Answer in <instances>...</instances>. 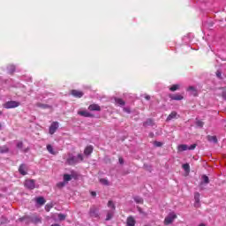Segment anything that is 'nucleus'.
I'll return each instance as SVG.
<instances>
[{
    "label": "nucleus",
    "instance_id": "obj_1",
    "mask_svg": "<svg viewBox=\"0 0 226 226\" xmlns=\"http://www.w3.org/2000/svg\"><path fill=\"white\" fill-rule=\"evenodd\" d=\"M79 162H84V156H82V154H79L78 157H75L73 154L69 153L66 163L67 165H77V163H79Z\"/></svg>",
    "mask_w": 226,
    "mask_h": 226
},
{
    "label": "nucleus",
    "instance_id": "obj_2",
    "mask_svg": "<svg viewBox=\"0 0 226 226\" xmlns=\"http://www.w3.org/2000/svg\"><path fill=\"white\" fill-rule=\"evenodd\" d=\"M4 109H17V107H20V102L17 101H9L3 104Z\"/></svg>",
    "mask_w": 226,
    "mask_h": 226
},
{
    "label": "nucleus",
    "instance_id": "obj_3",
    "mask_svg": "<svg viewBox=\"0 0 226 226\" xmlns=\"http://www.w3.org/2000/svg\"><path fill=\"white\" fill-rule=\"evenodd\" d=\"M59 128V122H53L49 130V135H54L56 132H57V129Z\"/></svg>",
    "mask_w": 226,
    "mask_h": 226
},
{
    "label": "nucleus",
    "instance_id": "obj_4",
    "mask_svg": "<svg viewBox=\"0 0 226 226\" xmlns=\"http://www.w3.org/2000/svg\"><path fill=\"white\" fill-rule=\"evenodd\" d=\"M177 218V215L175 214H170L167 217L164 219V225H170L174 220Z\"/></svg>",
    "mask_w": 226,
    "mask_h": 226
},
{
    "label": "nucleus",
    "instance_id": "obj_5",
    "mask_svg": "<svg viewBox=\"0 0 226 226\" xmlns=\"http://www.w3.org/2000/svg\"><path fill=\"white\" fill-rule=\"evenodd\" d=\"M25 186L26 188H28V190H34V188H36L35 181L33 179L26 180Z\"/></svg>",
    "mask_w": 226,
    "mask_h": 226
},
{
    "label": "nucleus",
    "instance_id": "obj_6",
    "mask_svg": "<svg viewBox=\"0 0 226 226\" xmlns=\"http://www.w3.org/2000/svg\"><path fill=\"white\" fill-rule=\"evenodd\" d=\"M89 216L91 218H98V216H100L98 215V208H96L95 207H91L89 210Z\"/></svg>",
    "mask_w": 226,
    "mask_h": 226
},
{
    "label": "nucleus",
    "instance_id": "obj_7",
    "mask_svg": "<svg viewBox=\"0 0 226 226\" xmlns=\"http://www.w3.org/2000/svg\"><path fill=\"white\" fill-rule=\"evenodd\" d=\"M186 91L190 93L191 96H194V97L199 96V91L197 90V88H195V87L191 86L187 87Z\"/></svg>",
    "mask_w": 226,
    "mask_h": 226
},
{
    "label": "nucleus",
    "instance_id": "obj_8",
    "mask_svg": "<svg viewBox=\"0 0 226 226\" xmlns=\"http://www.w3.org/2000/svg\"><path fill=\"white\" fill-rule=\"evenodd\" d=\"M71 94L74 96V98H82L84 96V92L79 90H72Z\"/></svg>",
    "mask_w": 226,
    "mask_h": 226
},
{
    "label": "nucleus",
    "instance_id": "obj_9",
    "mask_svg": "<svg viewBox=\"0 0 226 226\" xmlns=\"http://www.w3.org/2000/svg\"><path fill=\"white\" fill-rule=\"evenodd\" d=\"M19 172L21 176H27V165L21 164L19 168Z\"/></svg>",
    "mask_w": 226,
    "mask_h": 226
},
{
    "label": "nucleus",
    "instance_id": "obj_10",
    "mask_svg": "<svg viewBox=\"0 0 226 226\" xmlns=\"http://www.w3.org/2000/svg\"><path fill=\"white\" fill-rule=\"evenodd\" d=\"M88 110H90V112H100V110H102V108L98 104H91L88 106Z\"/></svg>",
    "mask_w": 226,
    "mask_h": 226
},
{
    "label": "nucleus",
    "instance_id": "obj_11",
    "mask_svg": "<svg viewBox=\"0 0 226 226\" xmlns=\"http://www.w3.org/2000/svg\"><path fill=\"white\" fill-rule=\"evenodd\" d=\"M170 98L171 100H175L177 102H181V100H185V96L179 94H170Z\"/></svg>",
    "mask_w": 226,
    "mask_h": 226
},
{
    "label": "nucleus",
    "instance_id": "obj_12",
    "mask_svg": "<svg viewBox=\"0 0 226 226\" xmlns=\"http://www.w3.org/2000/svg\"><path fill=\"white\" fill-rule=\"evenodd\" d=\"M79 116H81L82 117H94V115L91 114L88 111L81 110L78 111Z\"/></svg>",
    "mask_w": 226,
    "mask_h": 226
},
{
    "label": "nucleus",
    "instance_id": "obj_13",
    "mask_svg": "<svg viewBox=\"0 0 226 226\" xmlns=\"http://www.w3.org/2000/svg\"><path fill=\"white\" fill-rule=\"evenodd\" d=\"M177 117H179V115H177V112L172 111L166 118V121L169 123V121H172V119H177Z\"/></svg>",
    "mask_w": 226,
    "mask_h": 226
},
{
    "label": "nucleus",
    "instance_id": "obj_14",
    "mask_svg": "<svg viewBox=\"0 0 226 226\" xmlns=\"http://www.w3.org/2000/svg\"><path fill=\"white\" fill-rule=\"evenodd\" d=\"M94 147L93 146L89 145L87 146L85 150H84V154L86 156H89V154H91L93 153Z\"/></svg>",
    "mask_w": 226,
    "mask_h": 226
},
{
    "label": "nucleus",
    "instance_id": "obj_15",
    "mask_svg": "<svg viewBox=\"0 0 226 226\" xmlns=\"http://www.w3.org/2000/svg\"><path fill=\"white\" fill-rule=\"evenodd\" d=\"M126 223L127 226H135V218H133V216L127 217Z\"/></svg>",
    "mask_w": 226,
    "mask_h": 226
},
{
    "label": "nucleus",
    "instance_id": "obj_16",
    "mask_svg": "<svg viewBox=\"0 0 226 226\" xmlns=\"http://www.w3.org/2000/svg\"><path fill=\"white\" fill-rule=\"evenodd\" d=\"M115 103L120 107H124V105H126V102L121 98H115Z\"/></svg>",
    "mask_w": 226,
    "mask_h": 226
},
{
    "label": "nucleus",
    "instance_id": "obj_17",
    "mask_svg": "<svg viewBox=\"0 0 226 226\" xmlns=\"http://www.w3.org/2000/svg\"><path fill=\"white\" fill-rule=\"evenodd\" d=\"M36 107H38L39 109H52V106L49 105V104H43L41 102H37L36 104Z\"/></svg>",
    "mask_w": 226,
    "mask_h": 226
},
{
    "label": "nucleus",
    "instance_id": "obj_18",
    "mask_svg": "<svg viewBox=\"0 0 226 226\" xmlns=\"http://www.w3.org/2000/svg\"><path fill=\"white\" fill-rule=\"evenodd\" d=\"M207 139L208 142H214V144H218V138H216V136L208 135Z\"/></svg>",
    "mask_w": 226,
    "mask_h": 226
},
{
    "label": "nucleus",
    "instance_id": "obj_19",
    "mask_svg": "<svg viewBox=\"0 0 226 226\" xmlns=\"http://www.w3.org/2000/svg\"><path fill=\"white\" fill-rule=\"evenodd\" d=\"M35 201L39 204V206H43L47 201L43 197H38L35 199Z\"/></svg>",
    "mask_w": 226,
    "mask_h": 226
},
{
    "label": "nucleus",
    "instance_id": "obj_20",
    "mask_svg": "<svg viewBox=\"0 0 226 226\" xmlns=\"http://www.w3.org/2000/svg\"><path fill=\"white\" fill-rule=\"evenodd\" d=\"M177 151H179L180 153L183 151H188V145H185V144L179 145L177 147Z\"/></svg>",
    "mask_w": 226,
    "mask_h": 226
},
{
    "label": "nucleus",
    "instance_id": "obj_21",
    "mask_svg": "<svg viewBox=\"0 0 226 226\" xmlns=\"http://www.w3.org/2000/svg\"><path fill=\"white\" fill-rule=\"evenodd\" d=\"M47 151H49L50 154H57V153L54 151V147H52V145H47Z\"/></svg>",
    "mask_w": 226,
    "mask_h": 226
},
{
    "label": "nucleus",
    "instance_id": "obj_22",
    "mask_svg": "<svg viewBox=\"0 0 226 226\" xmlns=\"http://www.w3.org/2000/svg\"><path fill=\"white\" fill-rule=\"evenodd\" d=\"M134 202L136 204H144V200L139 196L134 197Z\"/></svg>",
    "mask_w": 226,
    "mask_h": 226
},
{
    "label": "nucleus",
    "instance_id": "obj_23",
    "mask_svg": "<svg viewBox=\"0 0 226 226\" xmlns=\"http://www.w3.org/2000/svg\"><path fill=\"white\" fill-rule=\"evenodd\" d=\"M10 151V148H8L6 146L0 147V154L8 153Z\"/></svg>",
    "mask_w": 226,
    "mask_h": 226
},
{
    "label": "nucleus",
    "instance_id": "obj_24",
    "mask_svg": "<svg viewBox=\"0 0 226 226\" xmlns=\"http://www.w3.org/2000/svg\"><path fill=\"white\" fill-rule=\"evenodd\" d=\"M194 200L196 204H199V202H200V193L199 192L194 193Z\"/></svg>",
    "mask_w": 226,
    "mask_h": 226
},
{
    "label": "nucleus",
    "instance_id": "obj_25",
    "mask_svg": "<svg viewBox=\"0 0 226 226\" xmlns=\"http://www.w3.org/2000/svg\"><path fill=\"white\" fill-rule=\"evenodd\" d=\"M201 179L203 180V183H205V185H209V177L207 175H203L201 177Z\"/></svg>",
    "mask_w": 226,
    "mask_h": 226
},
{
    "label": "nucleus",
    "instance_id": "obj_26",
    "mask_svg": "<svg viewBox=\"0 0 226 226\" xmlns=\"http://www.w3.org/2000/svg\"><path fill=\"white\" fill-rule=\"evenodd\" d=\"M99 181L102 185H104V186H109V180L107 178H101Z\"/></svg>",
    "mask_w": 226,
    "mask_h": 226
},
{
    "label": "nucleus",
    "instance_id": "obj_27",
    "mask_svg": "<svg viewBox=\"0 0 226 226\" xmlns=\"http://www.w3.org/2000/svg\"><path fill=\"white\" fill-rule=\"evenodd\" d=\"M64 181L68 183V181H72V175L64 174Z\"/></svg>",
    "mask_w": 226,
    "mask_h": 226
},
{
    "label": "nucleus",
    "instance_id": "obj_28",
    "mask_svg": "<svg viewBox=\"0 0 226 226\" xmlns=\"http://www.w3.org/2000/svg\"><path fill=\"white\" fill-rule=\"evenodd\" d=\"M108 207H111V209H112L113 211H116V205L114 204V202H113L112 200H109V201L108 202Z\"/></svg>",
    "mask_w": 226,
    "mask_h": 226
},
{
    "label": "nucleus",
    "instance_id": "obj_29",
    "mask_svg": "<svg viewBox=\"0 0 226 226\" xmlns=\"http://www.w3.org/2000/svg\"><path fill=\"white\" fill-rule=\"evenodd\" d=\"M112 216H114V212H108L106 222H109V220H112Z\"/></svg>",
    "mask_w": 226,
    "mask_h": 226
},
{
    "label": "nucleus",
    "instance_id": "obj_30",
    "mask_svg": "<svg viewBox=\"0 0 226 226\" xmlns=\"http://www.w3.org/2000/svg\"><path fill=\"white\" fill-rule=\"evenodd\" d=\"M182 167H183L184 170H185V172H189L190 171V164L185 163V164H183Z\"/></svg>",
    "mask_w": 226,
    "mask_h": 226
},
{
    "label": "nucleus",
    "instance_id": "obj_31",
    "mask_svg": "<svg viewBox=\"0 0 226 226\" xmlns=\"http://www.w3.org/2000/svg\"><path fill=\"white\" fill-rule=\"evenodd\" d=\"M179 89V85H173L172 87H170V91H177Z\"/></svg>",
    "mask_w": 226,
    "mask_h": 226
},
{
    "label": "nucleus",
    "instance_id": "obj_32",
    "mask_svg": "<svg viewBox=\"0 0 226 226\" xmlns=\"http://www.w3.org/2000/svg\"><path fill=\"white\" fill-rule=\"evenodd\" d=\"M16 146L18 149H24V142L22 141H19Z\"/></svg>",
    "mask_w": 226,
    "mask_h": 226
},
{
    "label": "nucleus",
    "instance_id": "obj_33",
    "mask_svg": "<svg viewBox=\"0 0 226 226\" xmlns=\"http://www.w3.org/2000/svg\"><path fill=\"white\" fill-rule=\"evenodd\" d=\"M57 188H64V186H66V182H59L58 184H56Z\"/></svg>",
    "mask_w": 226,
    "mask_h": 226
},
{
    "label": "nucleus",
    "instance_id": "obj_34",
    "mask_svg": "<svg viewBox=\"0 0 226 226\" xmlns=\"http://www.w3.org/2000/svg\"><path fill=\"white\" fill-rule=\"evenodd\" d=\"M154 146H155V147H162V146H163V143L160 141H154Z\"/></svg>",
    "mask_w": 226,
    "mask_h": 226
},
{
    "label": "nucleus",
    "instance_id": "obj_35",
    "mask_svg": "<svg viewBox=\"0 0 226 226\" xmlns=\"http://www.w3.org/2000/svg\"><path fill=\"white\" fill-rule=\"evenodd\" d=\"M149 124H153V120L151 118L147 119L145 123H144V126H147Z\"/></svg>",
    "mask_w": 226,
    "mask_h": 226
},
{
    "label": "nucleus",
    "instance_id": "obj_36",
    "mask_svg": "<svg viewBox=\"0 0 226 226\" xmlns=\"http://www.w3.org/2000/svg\"><path fill=\"white\" fill-rule=\"evenodd\" d=\"M197 126H199L200 128H202L204 126V122L198 120L196 122Z\"/></svg>",
    "mask_w": 226,
    "mask_h": 226
},
{
    "label": "nucleus",
    "instance_id": "obj_37",
    "mask_svg": "<svg viewBox=\"0 0 226 226\" xmlns=\"http://www.w3.org/2000/svg\"><path fill=\"white\" fill-rule=\"evenodd\" d=\"M195 147H197V144H192L190 147H188V150L189 151H193V149H195Z\"/></svg>",
    "mask_w": 226,
    "mask_h": 226
},
{
    "label": "nucleus",
    "instance_id": "obj_38",
    "mask_svg": "<svg viewBox=\"0 0 226 226\" xmlns=\"http://www.w3.org/2000/svg\"><path fill=\"white\" fill-rule=\"evenodd\" d=\"M58 219L63 221V220H66V215H64V214H59L58 215Z\"/></svg>",
    "mask_w": 226,
    "mask_h": 226
},
{
    "label": "nucleus",
    "instance_id": "obj_39",
    "mask_svg": "<svg viewBox=\"0 0 226 226\" xmlns=\"http://www.w3.org/2000/svg\"><path fill=\"white\" fill-rule=\"evenodd\" d=\"M51 207H52V204H47L45 206V210L47 211V213H49V211H50Z\"/></svg>",
    "mask_w": 226,
    "mask_h": 226
},
{
    "label": "nucleus",
    "instance_id": "obj_40",
    "mask_svg": "<svg viewBox=\"0 0 226 226\" xmlns=\"http://www.w3.org/2000/svg\"><path fill=\"white\" fill-rule=\"evenodd\" d=\"M118 162H119L120 165H123L124 163V160L123 159V157H119Z\"/></svg>",
    "mask_w": 226,
    "mask_h": 226
},
{
    "label": "nucleus",
    "instance_id": "obj_41",
    "mask_svg": "<svg viewBox=\"0 0 226 226\" xmlns=\"http://www.w3.org/2000/svg\"><path fill=\"white\" fill-rule=\"evenodd\" d=\"M124 112H127V114H130L132 111L128 108H124Z\"/></svg>",
    "mask_w": 226,
    "mask_h": 226
},
{
    "label": "nucleus",
    "instance_id": "obj_42",
    "mask_svg": "<svg viewBox=\"0 0 226 226\" xmlns=\"http://www.w3.org/2000/svg\"><path fill=\"white\" fill-rule=\"evenodd\" d=\"M10 68L11 70V73H13V72H15V66L11 65Z\"/></svg>",
    "mask_w": 226,
    "mask_h": 226
},
{
    "label": "nucleus",
    "instance_id": "obj_43",
    "mask_svg": "<svg viewBox=\"0 0 226 226\" xmlns=\"http://www.w3.org/2000/svg\"><path fill=\"white\" fill-rule=\"evenodd\" d=\"M145 100H147V101L151 100V96H150V95L146 94V95H145Z\"/></svg>",
    "mask_w": 226,
    "mask_h": 226
},
{
    "label": "nucleus",
    "instance_id": "obj_44",
    "mask_svg": "<svg viewBox=\"0 0 226 226\" xmlns=\"http://www.w3.org/2000/svg\"><path fill=\"white\" fill-rule=\"evenodd\" d=\"M222 98H224V100H226V90H224V91L222 92Z\"/></svg>",
    "mask_w": 226,
    "mask_h": 226
},
{
    "label": "nucleus",
    "instance_id": "obj_45",
    "mask_svg": "<svg viewBox=\"0 0 226 226\" xmlns=\"http://www.w3.org/2000/svg\"><path fill=\"white\" fill-rule=\"evenodd\" d=\"M90 193H91L92 197H96V192H91Z\"/></svg>",
    "mask_w": 226,
    "mask_h": 226
},
{
    "label": "nucleus",
    "instance_id": "obj_46",
    "mask_svg": "<svg viewBox=\"0 0 226 226\" xmlns=\"http://www.w3.org/2000/svg\"><path fill=\"white\" fill-rule=\"evenodd\" d=\"M216 76H217V77H222V73H220V72H216Z\"/></svg>",
    "mask_w": 226,
    "mask_h": 226
},
{
    "label": "nucleus",
    "instance_id": "obj_47",
    "mask_svg": "<svg viewBox=\"0 0 226 226\" xmlns=\"http://www.w3.org/2000/svg\"><path fill=\"white\" fill-rule=\"evenodd\" d=\"M27 151H29V148L23 149V153H27Z\"/></svg>",
    "mask_w": 226,
    "mask_h": 226
},
{
    "label": "nucleus",
    "instance_id": "obj_48",
    "mask_svg": "<svg viewBox=\"0 0 226 226\" xmlns=\"http://www.w3.org/2000/svg\"><path fill=\"white\" fill-rule=\"evenodd\" d=\"M199 226H206L204 223H200Z\"/></svg>",
    "mask_w": 226,
    "mask_h": 226
},
{
    "label": "nucleus",
    "instance_id": "obj_49",
    "mask_svg": "<svg viewBox=\"0 0 226 226\" xmlns=\"http://www.w3.org/2000/svg\"><path fill=\"white\" fill-rule=\"evenodd\" d=\"M51 226H60L59 224H53V225H51Z\"/></svg>",
    "mask_w": 226,
    "mask_h": 226
},
{
    "label": "nucleus",
    "instance_id": "obj_50",
    "mask_svg": "<svg viewBox=\"0 0 226 226\" xmlns=\"http://www.w3.org/2000/svg\"><path fill=\"white\" fill-rule=\"evenodd\" d=\"M3 115V111H0V116H2Z\"/></svg>",
    "mask_w": 226,
    "mask_h": 226
},
{
    "label": "nucleus",
    "instance_id": "obj_51",
    "mask_svg": "<svg viewBox=\"0 0 226 226\" xmlns=\"http://www.w3.org/2000/svg\"><path fill=\"white\" fill-rule=\"evenodd\" d=\"M1 127H2V125H1V124H0V130H1Z\"/></svg>",
    "mask_w": 226,
    "mask_h": 226
}]
</instances>
